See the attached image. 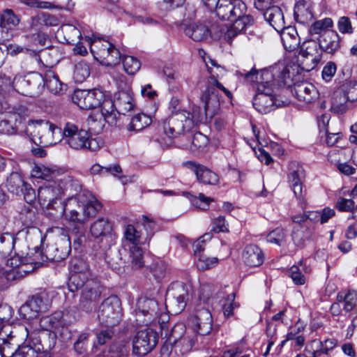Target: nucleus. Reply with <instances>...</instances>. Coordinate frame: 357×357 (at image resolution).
Returning a JSON list of instances; mask_svg holds the SVG:
<instances>
[{"instance_id": "9", "label": "nucleus", "mask_w": 357, "mask_h": 357, "mask_svg": "<svg viewBox=\"0 0 357 357\" xmlns=\"http://www.w3.org/2000/svg\"><path fill=\"white\" fill-rule=\"evenodd\" d=\"M101 208L102 204L98 201L87 203L77 202L70 208L67 205L64 217L68 222L84 225L90 217L96 215Z\"/></svg>"}, {"instance_id": "40", "label": "nucleus", "mask_w": 357, "mask_h": 357, "mask_svg": "<svg viewBox=\"0 0 357 357\" xmlns=\"http://www.w3.org/2000/svg\"><path fill=\"white\" fill-rule=\"evenodd\" d=\"M64 37V40L68 44L75 45L82 38L80 30L75 25L70 24H62L59 30Z\"/></svg>"}, {"instance_id": "28", "label": "nucleus", "mask_w": 357, "mask_h": 357, "mask_svg": "<svg viewBox=\"0 0 357 357\" xmlns=\"http://www.w3.org/2000/svg\"><path fill=\"white\" fill-rule=\"evenodd\" d=\"M114 107L119 114L125 115L127 112L133 109V98L131 94L126 91H120L115 95V99L113 101Z\"/></svg>"}, {"instance_id": "61", "label": "nucleus", "mask_w": 357, "mask_h": 357, "mask_svg": "<svg viewBox=\"0 0 357 357\" xmlns=\"http://www.w3.org/2000/svg\"><path fill=\"white\" fill-rule=\"evenodd\" d=\"M122 172L121 167L119 165H114L109 167H102L98 164H95L91 168V172L92 174H102L105 175L107 174H112L116 175L117 173Z\"/></svg>"}, {"instance_id": "51", "label": "nucleus", "mask_w": 357, "mask_h": 357, "mask_svg": "<svg viewBox=\"0 0 357 357\" xmlns=\"http://www.w3.org/2000/svg\"><path fill=\"white\" fill-rule=\"evenodd\" d=\"M312 234L310 229H299L298 227H293L292 230V240L297 247L303 248L305 242L308 239Z\"/></svg>"}, {"instance_id": "63", "label": "nucleus", "mask_w": 357, "mask_h": 357, "mask_svg": "<svg viewBox=\"0 0 357 357\" xmlns=\"http://www.w3.org/2000/svg\"><path fill=\"white\" fill-rule=\"evenodd\" d=\"M208 142V139L206 135L197 132L192 137L190 149L193 152L202 151L207 146Z\"/></svg>"}, {"instance_id": "53", "label": "nucleus", "mask_w": 357, "mask_h": 357, "mask_svg": "<svg viewBox=\"0 0 357 357\" xmlns=\"http://www.w3.org/2000/svg\"><path fill=\"white\" fill-rule=\"evenodd\" d=\"M103 119L100 112L91 114L87 120L91 131L99 134L105 126Z\"/></svg>"}, {"instance_id": "43", "label": "nucleus", "mask_w": 357, "mask_h": 357, "mask_svg": "<svg viewBox=\"0 0 357 357\" xmlns=\"http://www.w3.org/2000/svg\"><path fill=\"white\" fill-rule=\"evenodd\" d=\"M318 214L312 211H305L303 214L296 215L291 217V220L296 225L294 227L299 229H310L313 222L318 218Z\"/></svg>"}, {"instance_id": "24", "label": "nucleus", "mask_w": 357, "mask_h": 357, "mask_svg": "<svg viewBox=\"0 0 357 357\" xmlns=\"http://www.w3.org/2000/svg\"><path fill=\"white\" fill-rule=\"evenodd\" d=\"M292 92L298 100L305 103H310L319 98V92L316 87L307 82L294 84Z\"/></svg>"}, {"instance_id": "12", "label": "nucleus", "mask_w": 357, "mask_h": 357, "mask_svg": "<svg viewBox=\"0 0 357 357\" xmlns=\"http://www.w3.org/2000/svg\"><path fill=\"white\" fill-rule=\"evenodd\" d=\"M50 305L47 294H35L20 307L19 314L24 319L33 320L47 312Z\"/></svg>"}, {"instance_id": "37", "label": "nucleus", "mask_w": 357, "mask_h": 357, "mask_svg": "<svg viewBox=\"0 0 357 357\" xmlns=\"http://www.w3.org/2000/svg\"><path fill=\"white\" fill-rule=\"evenodd\" d=\"M112 230L111 223L105 218H98L90 227V232L95 238H102L109 235Z\"/></svg>"}, {"instance_id": "7", "label": "nucleus", "mask_w": 357, "mask_h": 357, "mask_svg": "<svg viewBox=\"0 0 357 357\" xmlns=\"http://www.w3.org/2000/svg\"><path fill=\"white\" fill-rule=\"evenodd\" d=\"M58 236L54 243L47 245L43 255L46 260L51 261H61L65 259L71 250L70 238L68 231L61 227H56Z\"/></svg>"}, {"instance_id": "10", "label": "nucleus", "mask_w": 357, "mask_h": 357, "mask_svg": "<svg viewBox=\"0 0 357 357\" xmlns=\"http://www.w3.org/2000/svg\"><path fill=\"white\" fill-rule=\"evenodd\" d=\"M13 89L19 93L34 96L40 94L44 88L43 76L31 73L25 76H16L13 80Z\"/></svg>"}, {"instance_id": "3", "label": "nucleus", "mask_w": 357, "mask_h": 357, "mask_svg": "<svg viewBox=\"0 0 357 357\" xmlns=\"http://www.w3.org/2000/svg\"><path fill=\"white\" fill-rule=\"evenodd\" d=\"M63 129L47 119H31L27 123L26 133L38 145L49 146L61 141Z\"/></svg>"}, {"instance_id": "57", "label": "nucleus", "mask_w": 357, "mask_h": 357, "mask_svg": "<svg viewBox=\"0 0 357 357\" xmlns=\"http://www.w3.org/2000/svg\"><path fill=\"white\" fill-rule=\"evenodd\" d=\"M31 344L32 343L27 342L26 340L23 344H20L13 357H38L39 355Z\"/></svg>"}, {"instance_id": "5", "label": "nucleus", "mask_w": 357, "mask_h": 357, "mask_svg": "<svg viewBox=\"0 0 357 357\" xmlns=\"http://www.w3.org/2000/svg\"><path fill=\"white\" fill-rule=\"evenodd\" d=\"M227 21L232 22L227 31L226 37L234 38L254 24L253 17L248 13L246 4L242 0H232Z\"/></svg>"}, {"instance_id": "35", "label": "nucleus", "mask_w": 357, "mask_h": 357, "mask_svg": "<svg viewBox=\"0 0 357 357\" xmlns=\"http://www.w3.org/2000/svg\"><path fill=\"white\" fill-rule=\"evenodd\" d=\"M294 16L298 22L302 24L310 20L313 15L310 3L305 0L298 1L294 6Z\"/></svg>"}, {"instance_id": "64", "label": "nucleus", "mask_w": 357, "mask_h": 357, "mask_svg": "<svg viewBox=\"0 0 357 357\" xmlns=\"http://www.w3.org/2000/svg\"><path fill=\"white\" fill-rule=\"evenodd\" d=\"M306 355L309 356H314L319 357L322 353V342L319 340H313L307 344L305 349Z\"/></svg>"}, {"instance_id": "56", "label": "nucleus", "mask_w": 357, "mask_h": 357, "mask_svg": "<svg viewBox=\"0 0 357 357\" xmlns=\"http://www.w3.org/2000/svg\"><path fill=\"white\" fill-rule=\"evenodd\" d=\"M232 0H220L219 3L214 8L213 10L216 16L222 21L228 19L229 10L231 6Z\"/></svg>"}, {"instance_id": "19", "label": "nucleus", "mask_w": 357, "mask_h": 357, "mask_svg": "<svg viewBox=\"0 0 357 357\" xmlns=\"http://www.w3.org/2000/svg\"><path fill=\"white\" fill-rule=\"evenodd\" d=\"M183 165L194 172L199 182L204 185H211L219 183L220 178L218 174L206 166L194 161H187L183 163Z\"/></svg>"}, {"instance_id": "60", "label": "nucleus", "mask_w": 357, "mask_h": 357, "mask_svg": "<svg viewBox=\"0 0 357 357\" xmlns=\"http://www.w3.org/2000/svg\"><path fill=\"white\" fill-rule=\"evenodd\" d=\"M228 29H229V28L223 24L213 23L209 28V35H211L215 39H220L223 37L225 40L231 43L233 38H227L226 37V33Z\"/></svg>"}, {"instance_id": "34", "label": "nucleus", "mask_w": 357, "mask_h": 357, "mask_svg": "<svg viewBox=\"0 0 357 357\" xmlns=\"http://www.w3.org/2000/svg\"><path fill=\"white\" fill-rule=\"evenodd\" d=\"M161 335H165L169 342H173L174 344L181 339L186 333L190 332L186 331L185 326L182 323L175 324L169 332L168 327L163 322L160 324Z\"/></svg>"}, {"instance_id": "38", "label": "nucleus", "mask_w": 357, "mask_h": 357, "mask_svg": "<svg viewBox=\"0 0 357 357\" xmlns=\"http://www.w3.org/2000/svg\"><path fill=\"white\" fill-rule=\"evenodd\" d=\"M44 206L46 207L47 215L53 220L64 216L67 210V204L61 198L48 202Z\"/></svg>"}, {"instance_id": "48", "label": "nucleus", "mask_w": 357, "mask_h": 357, "mask_svg": "<svg viewBox=\"0 0 357 357\" xmlns=\"http://www.w3.org/2000/svg\"><path fill=\"white\" fill-rule=\"evenodd\" d=\"M152 122L151 117L144 113L137 114L132 117L128 126L129 130L139 131L149 126Z\"/></svg>"}, {"instance_id": "45", "label": "nucleus", "mask_w": 357, "mask_h": 357, "mask_svg": "<svg viewBox=\"0 0 357 357\" xmlns=\"http://www.w3.org/2000/svg\"><path fill=\"white\" fill-rule=\"evenodd\" d=\"M15 238L10 233L0 235V257H8L12 255Z\"/></svg>"}, {"instance_id": "2", "label": "nucleus", "mask_w": 357, "mask_h": 357, "mask_svg": "<svg viewBox=\"0 0 357 357\" xmlns=\"http://www.w3.org/2000/svg\"><path fill=\"white\" fill-rule=\"evenodd\" d=\"M179 100L176 97L169 101V109L171 115L162 121L164 133L169 138H176L192 130L200 123H207L204 109L194 105L192 112L178 108Z\"/></svg>"}, {"instance_id": "54", "label": "nucleus", "mask_w": 357, "mask_h": 357, "mask_svg": "<svg viewBox=\"0 0 357 357\" xmlns=\"http://www.w3.org/2000/svg\"><path fill=\"white\" fill-rule=\"evenodd\" d=\"M130 351L129 344L121 341L113 343L109 347V353L112 357H126Z\"/></svg>"}, {"instance_id": "18", "label": "nucleus", "mask_w": 357, "mask_h": 357, "mask_svg": "<svg viewBox=\"0 0 357 357\" xmlns=\"http://www.w3.org/2000/svg\"><path fill=\"white\" fill-rule=\"evenodd\" d=\"M91 51H96L100 58L103 59L107 66H116L121 59L119 50L107 41L95 42L92 45Z\"/></svg>"}, {"instance_id": "4", "label": "nucleus", "mask_w": 357, "mask_h": 357, "mask_svg": "<svg viewBox=\"0 0 357 357\" xmlns=\"http://www.w3.org/2000/svg\"><path fill=\"white\" fill-rule=\"evenodd\" d=\"M61 140L75 150L96 151L99 149L96 139L91 138L87 131L79 129L77 126L70 122L65 124Z\"/></svg>"}, {"instance_id": "50", "label": "nucleus", "mask_w": 357, "mask_h": 357, "mask_svg": "<svg viewBox=\"0 0 357 357\" xmlns=\"http://www.w3.org/2000/svg\"><path fill=\"white\" fill-rule=\"evenodd\" d=\"M90 75L89 64L81 61L75 65L73 78L76 82L82 83Z\"/></svg>"}, {"instance_id": "32", "label": "nucleus", "mask_w": 357, "mask_h": 357, "mask_svg": "<svg viewBox=\"0 0 357 357\" xmlns=\"http://www.w3.org/2000/svg\"><path fill=\"white\" fill-rule=\"evenodd\" d=\"M186 36L196 42H201L209 36V28L202 23H192L184 29Z\"/></svg>"}, {"instance_id": "59", "label": "nucleus", "mask_w": 357, "mask_h": 357, "mask_svg": "<svg viewBox=\"0 0 357 357\" xmlns=\"http://www.w3.org/2000/svg\"><path fill=\"white\" fill-rule=\"evenodd\" d=\"M151 272L157 281H160L167 274V264L162 261H158L152 264Z\"/></svg>"}, {"instance_id": "23", "label": "nucleus", "mask_w": 357, "mask_h": 357, "mask_svg": "<svg viewBox=\"0 0 357 357\" xmlns=\"http://www.w3.org/2000/svg\"><path fill=\"white\" fill-rule=\"evenodd\" d=\"M55 182H56V185H58L60 195H67L70 198L69 204L70 206L73 197L77 195L82 189L80 182L73 176L68 175L57 179Z\"/></svg>"}, {"instance_id": "29", "label": "nucleus", "mask_w": 357, "mask_h": 357, "mask_svg": "<svg viewBox=\"0 0 357 357\" xmlns=\"http://www.w3.org/2000/svg\"><path fill=\"white\" fill-rule=\"evenodd\" d=\"M323 52L333 54L340 47V36L335 31H324L319 40Z\"/></svg>"}, {"instance_id": "62", "label": "nucleus", "mask_w": 357, "mask_h": 357, "mask_svg": "<svg viewBox=\"0 0 357 357\" xmlns=\"http://www.w3.org/2000/svg\"><path fill=\"white\" fill-rule=\"evenodd\" d=\"M342 86L345 91L349 102L357 103V82H346L342 84Z\"/></svg>"}, {"instance_id": "14", "label": "nucleus", "mask_w": 357, "mask_h": 357, "mask_svg": "<svg viewBox=\"0 0 357 357\" xmlns=\"http://www.w3.org/2000/svg\"><path fill=\"white\" fill-rule=\"evenodd\" d=\"M189 298L188 289L183 282H176L171 284L166 293L165 301L172 312H182Z\"/></svg>"}, {"instance_id": "31", "label": "nucleus", "mask_w": 357, "mask_h": 357, "mask_svg": "<svg viewBox=\"0 0 357 357\" xmlns=\"http://www.w3.org/2000/svg\"><path fill=\"white\" fill-rule=\"evenodd\" d=\"M244 263L250 267H256L262 264L264 255L261 249L255 245H247L243 252Z\"/></svg>"}, {"instance_id": "27", "label": "nucleus", "mask_w": 357, "mask_h": 357, "mask_svg": "<svg viewBox=\"0 0 357 357\" xmlns=\"http://www.w3.org/2000/svg\"><path fill=\"white\" fill-rule=\"evenodd\" d=\"M278 32L280 33L281 40L286 50L292 52L298 49L301 40L294 27L285 26L284 29Z\"/></svg>"}, {"instance_id": "49", "label": "nucleus", "mask_w": 357, "mask_h": 357, "mask_svg": "<svg viewBox=\"0 0 357 357\" xmlns=\"http://www.w3.org/2000/svg\"><path fill=\"white\" fill-rule=\"evenodd\" d=\"M56 174V170L45 167L43 165H35L31 171V176L35 178H41L48 181H52Z\"/></svg>"}, {"instance_id": "36", "label": "nucleus", "mask_w": 357, "mask_h": 357, "mask_svg": "<svg viewBox=\"0 0 357 357\" xmlns=\"http://www.w3.org/2000/svg\"><path fill=\"white\" fill-rule=\"evenodd\" d=\"M43 79L44 86H46L51 93L59 94L66 90V85L61 82L54 71L47 70L43 76Z\"/></svg>"}, {"instance_id": "47", "label": "nucleus", "mask_w": 357, "mask_h": 357, "mask_svg": "<svg viewBox=\"0 0 357 357\" xmlns=\"http://www.w3.org/2000/svg\"><path fill=\"white\" fill-rule=\"evenodd\" d=\"M195 335L193 332L186 333L181 339L174 344L175 351L179 352L181 355L189 352L195 344Z\"/></svg>"}, {"instance_id": "52", "label": "nucleus", "mask_w": 357, "mask_h": 357, "mask_svg": "<svg viewBox=\"0 0 357 357\" xmlns=\"http://www.w3.org/2000/svg\"><path fill=\"white\" fill-rule=\"evenodd\" d=\"M130 250V264L133 269H139L142 268L144 261L143 259V252L139 246L131 245Z\"/></svg>"}, {"instance_id": "33", "label": "nucleus", "mask_w": 357, "mask_h": 357, "mask_svg": "<svg viewBox=\"0 0 357 357\" xmlns=\"http://www.w3.org/2000/svg\"><path fill=\"white\" fill-rule=\"evenodd\" d=\"M342 85L334 91L331 98V109L337 114H342L348 108L349 102Z\"/></svg>"}, {"instance_id": "39", "label": "nucleus", "mask_w": 357, "mask_h": 357, "mask_svg": "<svg viewBox=\"0 0 357 357\" xmlns=\"http://www.w3.org/2000/svg\"><path fill=\"white\" fill-rule=\"evenodd\" d=\"M105 260L107 265L114 271H120L124 266L120 250L115 248H109L105 253Z\"/></svg>"}, {"instance_id": "11", "label": "nucleus", "mask_w": 357, "mask_h": 357, "mask_svg": "<svg viewBox=\"0 0 357 357\" xmlns=\"http://www.w3.org/2000/svg\"><path fill=\"white\" fill-rule=\"evenodd\" d=\"M24 330L26 333V342L32 343L38 354H43L41 357H50V352L56 345V333L47 330L29 333L26 328Z\"/></svg>"}, {"instance_id": "8", "label": "nucleus", "mask_w": 357, "mask_h": 357, "mask_svg": "<svg viewBox=\"0 0 357 357\" xmlns=\"http://www.w3.org/2000/svg\"><path fill=\"white\" fill-rule=\"evenodd\" d=\"M121 317V302L118 296H111L102 302L98 311L100 324L112 327L120 322Z\"/></svg>"}, {"instance_id": "1", "label": "nucleus", "mask_w": 357, "mask_h": 357, "mask_svg": "<svg viewBox=\"0 0 357 357\" xmlns=\"http://www.w3.org/2000/svg\"><path fill=\"white\" fill-rule=\"evenodd\" d=\"M72 266L73 273L68 279V288L71 292L81 290L79 308L91 313L96 309L104 287L100 280L92 274L86 261L76 259Z\"/></svg>"}, {"instance_id": "30", "label": "nucleus", "mask_w": 357, "mask_h": 357, "mask_svg": "<svg viewBox=\"0 0 357 357\" xmlns=\"http://www.w3.org/2000/svg\"><path fill=\"white\" fill-rule=\"evenodd\" d=\"M38 197L41 205H45L48 202L60 198L61 195L55 181L40 186L38 191Z\"/></svg>"}, {"instance_id": "42", "label": "nucleus", "mask_w": 357, "mask_h": 357, "mask_svg": "<svg viewBox=\"0 0 357 357\" xmlns=\"http://www.w3.org/2000/svg\"><path fill=\"white\" fill-rule=\"evenodd\" d=\"M305 177V172L302 166L296 162H291L289 165L288 181L290 186L303 184Z\"/></svg>"}, {"instance_id": "13", "label": "nucleus", "mask_w": 357, "mask_h": 357, "mask_svg": "<svg viewBox=\"0 0 357 357\" xmlns=\"http://www.w3.org/2000/svg\"><path fill=\"white\" fill-rule=\"evenodd\" d=\"M158 333L146 327L137 332L132 340V353L137 356H144L151 352L157 345Z\"/></svg>"}, {"instance_id": "46", "label": "nucleus", "mask_w": 357, "mask_h": 357, "mask_svg": "<svg viewBox=\"0 0 357 357\" xmlns=\"http://www.w3.org/2000/svg\"><path fill=\"white\" fill-rule=\"evenodd\" d=\"M337 301L344 303L343 309L346 312H349L357 305V291L339 292L337 295Z\"/></svg>"}, {"instance_id": "25", "label": "nucleus", "mask_w": 357, "mask_h": 357, "mask_svg": "<svg viewBox=\"0 0 357 357\" xmlns=\"http://www.w3.org/2000/svg\"><path fill=\"white\" fill-rule=\"evenodd\" d=\"M299 53L316 65L321 59L322 50L319 42L314 40H307L301 45Z\"/></svg>"}, {"instance_id": "22", "label": "nucleus", "mask_w": 357, "mask_h": 357, "mask_svg": "<svg viewBox=\"0 0 357 357\" xmlns=\"http://www.w3.org/2000/svg\"><path fill=\"white\" fill-rule=\"evenodd\" d=\"M241 76L251 82H257V87L263 85L264 88H271L273 89L274 85L275 75L271 70L264 69L258 73L252 68L250 71L243 70V72H238Z\"/></svg>"}, {"instance_id": "44", "label": "nucleus", "mask_w": 357, "mask_h": 357, "mask_svg": "<svg viewBox=\"0 0 357 357\" xmlns=\"http://www.w3.org/2000/svg\"><path fill=\"white\" fill-rule=\"evenodd\" d=\"M26 183L23 181L21 175L17 172H12L7 178L6 187L13 194L20 195L23 192V188Z\"/></svg>"}, {"instance_id": "20", "label": "nucleus", "mask_w": 357, "mask_h": 357, "mask_svg": "<svg viewBox=\"0 0 357 357\" xmlns=\"http://www.w3.org/2000/svg\"><path fill=\"white\" fill-rule=\"evenodd\" d=\"M194 324L197 333L200 335H206L212 330L213 319L210 311L204 307L198 305L195 309Z\"/></svg>"}, {"instance_id": "26", "label": "nucleus", "mask_w": 357, "mask_h": 357, "mask_svg": "<svg viewBox=\"0 0 357 357\" xmlns=\"http://www.w3.org/2000/svg\"><path fill=\"white\" fill-rule=\"evenodd\" d=\"M264 17L275 31H280L285 28L284 14L279 6H272L266 8Z\"/></svg>"}, {"instance_id": "21", "label": "nucleus", "mask_w": 357, "mask_h": 357, "mask_svg": "<svg viewBox=\"0 0 357 357\" xmlns=\"http://www.w3.org/2000/svg\"><path fill=\"white\" fill-rule=\"evenodd\" d=\"M9 326H3L0 331V350L4 357H13L20 344V340Z\"/></svg>"}, {"instance_id": "58", "label": "nucleus", "mask_w": 357, "mask_h": 357, "mask_svg": "<svg viewBox=\"0 0 357 357\" xmlns=\"http://www.w3.org/2000/svg\"><path fill=\"white\" fill-rule=\"evenodd\" d=\"M123 65L125 71L129 75H134L141 67L140 61L137 58L131 56L123 57Z\"/></svg>"}, {"instance_id": "6", "label": "nucleus", "mask_w": 357, "mask_h": 357, "mask_svg": "<svg viewBox=\"0 0 357 357\" xmlns=\"http://www.w3.org/2000/svg\"><path fill=\"white\" fill-rule=\"evenodd\" d=\"M218 90H221L229 99L232 98L231 92L218 80L214 79L213 82H208L200 98L207 123H209L220 111V101Z\"/></svg>"}, {"instance_id": "41", "label": "nucleus", "mask_w": 357, "mask_h": 357, "mask_svg": "<svg viewBox=\"0 0 357 357\" xmlns=\"http://www.w3.org/2000/svg\"><path fill=\"white\" fill-rule=\"evenodd\" d=\"M100 113L102 114L104 123H107L110 126H116L118 122L117 112L114 107L112 100L107 98L102 105Z\"/></svg>"}, {"instance_id": "15", "label": "nucleus", "mask_w": 357, "mask_h": 357, "mask_svg": "<svg viewBox=\"0 0 357 357\" xmlns=\"http://www.w3.org/2000/svg\"><path fill=\"white\" fill-rule=\"evenodd\" d=\"M104 92L99 89L92 90H77L75 91L73 100L82 109H92L97 107H102L104 102L106 101Z\"/></svg>"}, {"instance_id": "55", "label": "nucleus", "mask_w": 357, "mask_h": 357, "mask_svg": "<svg viewBox=\"0 0 357 357\" xmlns=\"http://www.w3.org/2000/svg\"><path fill=\"white\" fill-rule=\"evenodd\" d=\"M28 271H29L24 269V267H17V268H10L7 271L3 270V277H5L8 281L10 282H17L23 279L27 275Z\"/></svg>"}, {"instance_id": "17", "label": "nucleus", "mask_w": 357, "mask_h": 357, "mask_svg": "<svg viewBox=\"0 0 357 357\" xmlns=\"http://www.w3.org/2000/svg\"><path fill=\"white\" fill-rule=\"evenodd\" d=\"M137 321L148 324L158 317L159 312L158 303L156 300L149 298H140L137 303Z\"/></svg>"}, {"instance_id": "16", "label": "nucleus", "mask_w": 357, "mask_h": 357, "mask_svg": "<svg viewBox=\"0 0 357 357\" xmlns=\"http://www.w3.org/2000/svg\"><path fill=\"white\" fill-rule=\"evenodd\" d=\"M257 93L252 101L254 107L261 114H266L284 105V102L278 100L273 94V89L264 88L263 85L257 87Z\"/></svg>"}]
</instances>
